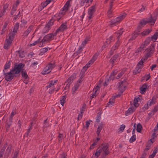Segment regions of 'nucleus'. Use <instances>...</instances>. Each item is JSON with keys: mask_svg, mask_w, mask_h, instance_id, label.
Segmentation results:
<instances>
[{"mask_svg": "<svg viewBox=\"0 0 158 158\" xmlns=\"http://www.w3.org/2000/svg\"><path fill=\"white\" fill-rule=\"evenodd\" d=\"M24 66L25 64L23 63L15 64L10 72L6 73L5 72H3L5 80L7 81H10L13 79L14 77H16L20 76V73Z\"/></svg>", "mask_w": 158, "mask_h": 158, "instance_id": "obj_1", "label": "nucleus"}, {"mask_svg": "<svg viewBox=\"0 0 158 158\" xmlns=\"http://www.w3.org/2000/svg\"><path fill=\"white\" fill-rule=\"evenodd\" d=\"M155 46V44L153 43L151 44L150 47L146 49V51L147 52V53L145 55V58L143 59V58H142L141 60L139 62L137 66L141 67L142 68H143V60H147L148 57L153 54Z\"/></svg>", "mask_w": 158, "mask_h": 158, "instance_id": "obj_2", "label": "nucleus"}, {"mask_svg": "<svg viewBox=\"0 0 158 158\" xmlns=\"http://www.w3.org/2000/svg\"><path fill=\"white\" fill-rule=\"evenodd\" d=\"M127 15V14L125 13L121 14L118 17L110 21V25L116 26L122 21L126 16Z\"/></svg>", "mask_w": 158, "mask_h": 158, "instance_id": "obj_3", "label": "nucleus"}, {"mask_svg": "<svg viewBox=\"0 0 158 158\" xmlns=\"http://www.w3.org/2000/svg\"><path fill=\"white\" fill-rule=\"evenodd\" d=\"M51 62H52L49 63L44 68V70L42 72V74L44 75L49 73L55 66V63L53 62V63H51Z\"/></svg>", "mask_w": 158, "mask_h": 158, "instance_id": "obj_4", "label": "nucleus"}, {"mask_svg": "<svg viewBox=\"0 0 158 158\" xmlns=\"http://www.w3.org/2000/svg\"><path fill=\"white\" fill-rule=\"evenodd\" d=\"M54 33H50L46 35L44 37L43 39L40 41V43H42L41 46L40 45V47H42L43 43L46 41H50L51 40L53 39V37L55 36H54ZM41 45V44H40Z\"/></svg>", "mask_w": 158, "mask_h": 158, "instance_id": "obj_5", "label": "nucleus"}, {"mask_svg": "<svg viewBox=\"0 0 158 158\" xmlns=\"http://www.w3.org/2000/svg\"><path fill=\"white\" fill-rule=\"evenodd\" d=\"M99 149L101 150V152H103V154H106V155H108L110 154V152L108 149L109 146L107 143H102Z\"/></svg>", "mask_w": 158, "mask_h": 158, "instance_id": "obj_6", "label": "nucleus"}, {"mask_svg": "<svg viewBox=\"0 0 158 158\" xmlns=\"http://www.w3.org/2000/svg\"><path fill=\"white\" fill-rule=\"evenodd\" d=\"M67 29V25L66 23H62L60 26L58 28L54 33V36H56L58 32H63L65 30Z\"/></svg>", "mask_w": 158, "mask_h": 158, "instance_id": "obj_7", "label": "nucleus"}, {"mask_svg": "<svg viewBox=\"0 0 158 158\" xmlns=\"http://www.w3.org/2000/svg\"><path fill=\"white\" fill-rule=\"evenodd\" d=\"M96 8V6L94 5L91 6L89 9L88 13L89 15L88 18L89 19L92 18V15L95 11Z\"/></svg>", "mask_w": 158, "mask_h": 158, "instance_id": "obj_8", "label": "nucleus"}, {"mask_svg": "<svg viewBox=\"0 0 158 158\" xmlns=\"http://www.w3.org/2000/svg\"><path fill=\"white\" fill-rule=\"evenodd\" d=\"M156 19V16H153L152 15H151L149 18H145V20H147L148 23H151L152 25H154Z\"/></svg>", "mask_w": 158, "mask_h": 158, "instance_id": "obj_9", "label": "nucleus"}, {"mask_svg": "<svg viewBox=\"0 0 158 158\" xmlns=\"http://www.w3.org/2000/svg\"><path fill=\"white\" fill-rule=\"evenodd\" d=\"M76 73H73L65 82L64 84L65 85L66 83L70 84L73 82V80L75 79L76 77Z\"/></svg>", "mask_w": 158, "mask_h": 158, "instance_id": "obj_10", "label": "nucleus"}, {"mask_svg": "<svg viewBox=\"0 0 158 158\" xmlns=\"http://www.w3.org/2000/svg\"><path fill=\"white\" fill-rule=\"evenodd\" d=\"M70 4V0H68L64 6L62 10V14H64L66 11L68 10L69 8Z\"/></svg>", "mask_w": 158, "mask_h": 158, "instance_id": "obj_11", "label": "nucleus"}, {"mask_svg": "<svg viewBox=\"0 0 158 158\" xmlns=\"http://www.w3.org/2000/svg\"><path fill=\"white\" fill-rule=\"evenodd\" d=\"M98 55V54L97 53H95L89 62L88 64H86L85 66H86V67L87 68L89 67L90 64H92L93 62L96 60Z\"/></svg>", "mask_w": 158, "mask_h": 158, "instance_id": "obj_12", "label": "nucleus"}, {"mask_svg": "<svg viewBox=\"0 0 158 158\" xmlns=\"http://www.w3.org/2000/svg\"><path fill=\"white\" fill-rule=\"evenodd\" d=\"M118 88L119 91H123L125 90L126 85H123L120 81L119 82L118 84Z\"/></svg>", "mask_w": 158, "mask_h": 158, "instance_id": "obj_13", "label": "nucleus"}, {"mask_svg": "<svg viewBox=\"0 0 158 158\" xmlns=\"http://www.w3.org/2000/svg\"><path fill=\"white\" fill-rule=\"evenodd\" d=\"M12 43L11 40L8 41V40L6 39L4 43V48L8 50Z\"/></svg>", "mask_w": 158, "mask_h": 158, "instance_id": "obj_14", "label": "nucleus"}, {"mask_svg": "<svg viewBox=\"0 0 158 158\" xmlns=\"http://www.w3.org/2000/svg\"><path fill=\"white\" fill-rule=\"evenodd\" d=\"M19 0H17L16 3L15 4L13 5V7H12V8L11 10V12H10V14L11 15H13V13L14 11H16L17 10V6L19 4Z\"/></svg>", "mask_w": 158, "mask_h": 158, "instance_id": "obj_15", "label": "nucleus"}, {"mask_svg": "<svg viewBox=\"0 0 158 158\" xmlns=\"http://www.w3.org/2000/svg\"><path fill=\"white\" fill-rule=\"evenodd\" d=\"M148 88L147 85L146 84H144L140 88V93L143 94L146 91V89Z\"/></svg>", "mask_w": 158, "mask_h": 158, "instance_id": "obj_16", "label": "nucleus"}, {"mask_svg": "<svg viewBox=\"0 0 158 158\" xmlns=\"http://www.w3.org/2000/svg\"><path fill=\"white\" fill-rule=\"evenodd\" d=\"M8 7V5L7 4H5L3 6V10L0 13V18H1L2 16L6 12V10Z\"/></svg>", "mask_w": 158, "mask_h": 158, "instance_id": "obj_17", "label": "nucleus"}, {"mask_svg": "<svg viewBox=\"0 0 158 158\" xmlns=\"http://www.w3.org/2000/svg\"><path fill=\"white\" fill-rule=\"evenodd\" d=\"M118 54H115L110 59V62L113 64L112 66L114 65V63L115 61L117 58L118 57Z\"/></svg>", "mask_w": 158, "mask_h": 158, "instance_id": "obj_18", "label": "nucleus"}, {"mask_svg": "<svg viewBox=\"0 0 158 158\" xmlns=\"http://www.w3.org/2000/svg\"><path fill=\"white\" fill-rule=\"evenodd\" d=\"M22 76L23 78L25 79H27V78H29V77L26 72V71L24 69H22L21 71Z\"/></svg>", "mask_w": 158, "mask_h": 158, "instance_id": "obj_19", "label": "nucleus"}, {"mask_svg": "<svg viewBox=\"0 0 158 158\" xmlns=\"http://www.w3.org/2000/svg\"><path fill=\"white\" fill-rule=\"evenodd\" d=\"M100 147H99L97 150L96 152H95L94 155H93L92 156V158L95 157L96 156L97 157H98L100 155V153L101 152V149H100Z\"/></svg>", "mask_w": 158, "mask_h": 158, "instance_id": "obj_20", "label": "nucleus"}, {"mask_svg": "<svg viewBox=\"0 0 158 158\" xmlns=\"http://www.w3.org/2000/svg\"><path fill=\"white\" fill-rule=\"evenodd\" d=\"M33 28V26L32 25H31L30 27L28 28L27 30H26L24 33V35L25 36H27L29 33L31 32V30Z\"/></svg>", "mask_w": 158, "mask_h": 158, "instance_id": "obj_21", "label": "nucleus"}, {"mask_svg": "<svg viewBox=\"0 0 158 158\" xmlns=\"http://www.w3.org/2000/svg\"><path fill=\"white\" fill-rule=\"evenodd\" d=\"M80 85V84L77 83L72 88V91L73 94H74L76 92V91L78 89Z\"/></svg>", "mask_w": 158, "mask_h": 158, "instance_id": "obj_22", "label": "nucleus"}, {"mask_svg": "<svg viewBox=\"0 0 158 158\" xmlns=\"http://www.w3.org/2000/svg\"><path fill=\"white\" fill-rule=\"evenodd\" d=\"M7 145V143H6L3 146L2 148L1 149L0 151V156H3V154H4L5 150Z\"/></svg>", "mask_w": 158, "mask_h": 158, "instance_id": "obj_23", "label": "nucleus"}, {"mask_svg": "<svg viewBox=\"0 0 158 158\" xmlns=\"http://www.w3.org/2000/svg\"><path fill=\"white\" fill-rule=\"evenodd\" d=\"M142 69L141 67L137 66L136 68L134 70L133 73L134 74H136L137 73H140Z\"/></svg>", "mask_w": 158, "mask_h": 158, "instance_id": "obj_24", "label": "nucleus"}, {"mask_svg": "<svg viewBox=\"0 0 158 158\" xmlns=\"http://www.w3.org/2000/svg\"><path fill=\"white\" fill-rule=\"evenodd\" d=\"M134 111V110L132 108V107L129 108L128 110L126 111L125 112V115L126 116H127L130 114L132 113Z\"/></svg>", "mask_w": 158, "mask_h": 158, "instance_id": "obj_25", "label": "nucleus"}, {"mask_svg": "<svg viewBox=\"0 0 158 158\" xmlns=\"http://www.w3.org/2000/svg\"><path fill=\"white\" fill-rule=\"evenodd\" d=\"M10 61H9L8 62L6 63L5 64L4 69L3 70V72H5L6 70L10 68Z\"/></svg>", "mask_w": 158, "mask_h": 158, "instance_id": "obj_26", "label": "nucleus"}, {"mask_svg": "<svg viewBox=\"0 0 158 158\" xmlns=\"http://www.w3.org/2000/svg\"><path fill=\"white\" fill-rule=\"evenodd\" d=\"M15 35V34L13 32L9 33L8 34L9 38L8 39H6L8 40V41L11 40V42H12Z\"/></svg>", "mask_w": 158, "mask_h": 158, "instance_id": "obj_27", "label": "nucleus"}, {"mask_svg": "<svg viewBox=\"0 0 158 158\" xmlns=\"http://www.w3.org/2000/svg\"><path fill=\"white\" fill-rule=\"evenodd\" d=\"M19 23H17L14 26V28L13 29V33H15V34L17 32V30H18L19 26Z\"/></svg>", "mask_w": 158, "mask_h": 158, "instance_id": "obj_28", "label": "nucleus"}, {"mask_svg": "<svg viewBox=\"0 0 158 158\" xmlns=\"http://www.w3.org/2000/svg\"><path fill=\"white\" fill-rule=\"evenodd\" d=\"M158 37V32H155L154 35L150 38L151 40L153 41L154 42H155L156 40L157 37Z\"/></svg>", "mask_w": 158, "mask_h": 158, "instance_id": "obj_29", "label": "nucleus"}, {"mask_svg": "<svg viewBox=\"0 0 158 158\" xmlns=\"http://www.w3.org/2000/svg\"><path fill=\"white\" fill-rule=\"evenodd\" d=\"M139 34V33H137L136 32H135V31H134V33L132 34V37L130 38V40H133L135 39Z\"/></svg>", "mask_w": 158, "mask_h": 158, "instance_id": "obj_30", "label": "nucleus"}, {"mask_svg": "<svg viewBox=\"0 0 158 158\" xmlns=\"http://www.w3.org/2000/svg\"><path fill=\"white\" fill-rule=\"evenodd\" d=\"M138 99H140L139 97L137 98H135L134 101V105L136 107H138L139 105V104L138 103Z\"/></svg>", "mask_w": 158, "mask_h": 158, "instance_id": "obj_31", "label": "nucleus"}, {"mask_svg": "<svg viewBox=\"0 0 158 158\" xmlns=\"http://www.w3.org/2000/svg\"><path fill=\"white\" fill-rule=\"evenodd\" d=\"M151 31V30L149 29H148L144 31H143L142 32L140 33V34H142L143 36H145L148 34Z\"/></svg>", "mask_w": 158, "mask_h": 158, "instance_id": "obj_32", "label": "nucleus"}, {"mask_svg": "<svg viewBox=\"0 0 158 158\" xmlns=\"http://www.w3.org/2000/svg\"><path fill=\"white\" fill-rule=\"evenodd\" d=\"M142 127V125L140 123H138L137 125L136 131L138 132H141Z\"/></svg>", "mask_w": 158, "mask_h": 158, "instance_id": "obj_33", "label": "nucleus"}, {"mask_svg": "<svg viewBox=\"0 0 158 158\" xmlns=\"http://www.w3.org/2000/svg\"><path fill=\"white\" fill-rule=\"evenodd\" d=\"M102 125H100L98 126L97 131V133L98 136L99 135L102 129Z\"/></svg>", "mask_w": 158, "mask_h": 158, "instance_id": "obj_34", "label": "nucleus"}, {"mask_svg": "<svg viewBox=\"0 0 158 158\" xmlns=\"http://www.w3.org/2000/svg\"><path fill=\"white\" fill-rule=\"evenodd\" d=\"M123 32V29H120V30H118L117 32H116L115 33V34H119V35L118 36L117 38L118 39V40H119V36H120L121 35Z\"/></svg>", "mask_w": 158, "mask_h": 158, "instance_id": "obj_35", "label": "nucleus"}, {"mask_svg": "<svg viewBox=\"0 0 158 158\" xmlns=\"http://www.w3.org/2000/svg\"><path fill=\"white\" fill-rule=\"evenodd\" d=\"M11 147L12 146L11 145H9L7 149L6 150V154L7 153L8 155L10 153Z\"/></svg>", "mask_w": 158, "mask_h": 158, "instance_id": "obj_36", "label": "nucleus"}, {"mask_svg": "<svg viewBox=\"0 0 158 158\" xmlns=\"http://www.w3.org/2000/svg\"><path fill=\"white\" fill-rule=\"evenodd\" d=\"M66 98L65 95H64L62 97V99L60 100V103L62 106H64V103L65 102Z\"/></svg>", "mask_w": 158, "mask_h": 158, "instance_id": "obj_37", "label": "nucleus"}, {"mask_svg": "<svg viewBox=\"0 0 158 158\" xmlns=\"http://www.w3.org/2000/svg\"><path fill=\"white\" fill-rule=\"evenodd\" d=\"M143 27L142 26H141V24H139L137 26V28L135 30V32H137V33H138L141 31V30L142 28Z\"/></svg>", "mask_w": 158, "mask_h": 158, "instance_id": "obj_38", "label": "nucleus"}, {"mask_svg": "<svg viewBox=\"0 0 158 158\" xmlns=\"http://www.w3.org/2000/svg\"><path fill=\"white\" fill-rule=\"evenodd\" d=\"M11 122L12 121H9V122H7L6 123V127L7 131L9 130L10 127L12 125Z\"/></svg>", "mask_w": 158, "mask_h": 158, "instance_id": "obj_39", "label": "nucleus"}, {"mask_svg": "<svg viewBox=\"0 0 158 158\" xmlns=\"http://www.w3.org/2000/svg\"><path fill=\"white\" fill-rule=\"evenodd\" d=\"M136 139V135H133V136L129 140V142L130 143H132L133 142L135 141Z\"/></svg>", "mask_w": 158, "mask_h": 158, "instance_id": "obj_40", "label": "nucleus"}, {"mask_svg": "<svg viewBox=\"0 0 158 158\" xmlns=\"http://www.w3.org/2000/svg\"><path fill=\"white\" fill-rule=\"evenodd\" d=\"M27 23V22L24 19H22L21 21V23L20 25V27H23L25 26V25Z\"/></svg>", "mask_w": 158, "mask_h": 158, "instance_id": "obj_41", "label": "nucleus"}, {"mask_svg": "<svg viewBox=\"0 0 158 158\" xmlns=\"http://www.w3.org/2000/svg\"><path fill=\"white\" fill-rule=\"evenodd\" d=\"M50 28L48 26L46 25L45 27L44 28L43 30V33H45L47 32L50 29Z\"/></svg>", "mask_w": 158, "mask_h": 158, "instance_id": "obj_42", "label": "nucleus"}, {"mask_svg": "<svg viewBox=\"0 0 158 158\" xmlns=\"http://www.w3.org/2000/svg\"><path fill=\"white\" fill-rule=\"evenodd\" d=\"M19 54V56L21 58L24 57L25 56L24 52L23 51H17Z\"/></svg>", "mask_w": 158, "mask_h": 158, "instance_id": "obj_43", "label": "nucleus"}, {"mask_svg": "<svg viewBox=\"0 0 158 158\" xmlns=\"http://www.w3.org/2000/svg\"><path fill=\"white\" fill-rule=\"evenodd\" d=\"M54 22V20L53 19H51L50 20V21L46 24V25L50 28V27L53 24Z\"/></svg>", "mask_w": 158, "mask_h": 158, "instance_id": "obj_44", "label": "nucleus"}, {"mask_svg": "<svg viewBox=\"0 0 158 158\" xmlns=\"http://www.w3.org/2000/svg\"><path fill=\"white\" fill-rule=\"evenodd\" d=\"M89 40V38L88 37H87L86 38L85 40L83 41L82 43V45H83V46L85 45L86 44H87V42Z\"/></svg>", "mask_w": 158, "mask_h": 158, "instance_id": "obj_45", "label": "nucleus"}, {"mask_svg": "<svg viewBox=\"0 0 158 158\" xmlns=\"http://www.w3.org/2000/svg\"><path fill=\"white\" fill-rule=\"evenodd\" d=\"M148 23L146 20H145V18L141 20L139 24H141V26L142 25H145L146 23Z\"/></svg>", "mask_w": 158, "mask_h": 158, "instance_id": "obj_46", "label": "nucleus"}, {"mask_svg": "<svg viewBox=\"0 0 158 158\" xmlns=\"http://www.w3.org/2000/svg\"><path fill=\"white\" fill-rule=\"evenodd\" d=\"M32 124H33V123L32 122L31 123H30L31 126L29 128V129H27V133H26L27 136L29 134V133L30 132L31 130L32 129Z\"/></svg>", "mask_w": 158, "mask_h": 158, "instance_id": "obj_47", "label": "nucleus"}, {"mask_svg": "<svg viewBox=\"0 0 158 158\" xmlns=\"http://www.w3.org/2000/svg\"><path fill=\"white\" fill-rule=\"evenodd\" d=\"M86 106V104L85 103H84L80 110L81 113V114H82L84 113L85 111V109Z\"/></svg>", "mask_w": 158, "mask_h": 158, "instance_id": "obj_48", "label": "nucleus"}, {"mask_svg": "<svg viewBox=\"0 0 158 158\" xmlns=\"http://www.w3.org/2000/svg\"><path fill=\"white\" fill-rule=\"evenodd\" d=\"M40 52L42 54H44L45 53L47 52L48 50V48H43L40 49Z\"/></svg>", "mask_w": 158, "mask_h": 158, "instance_id": "obj_49", "label": "nucleus"}, {"mask_svg": "<svg viewBox=\"0 0 158 158\" xmlns=\"http://www.w3.org/2000/svg\"><path fill=\"white\" fill-rule=\"evenodd\" d=\"M154 98L153 97L152 99L149 101L148 102V105L151 106L152 104H154L155 102L154 101Z\"/></svg>", "mask_w": 158, "mask_h": 158, "instance_id": "obj_50", "label": "nucleus"}, {"mask_svg": "<svg viewBox=\"0 0 158 158\" xmlns=\"http://www.w3.org/2000/svg\"><path fill=\"white\" fill-rule=\"evenodd\" d=\"M156 137V133H154L151 136V138L150 139V141L152 143H153L154 142V141H152V139H154L155 137Z\"/></svg>", "mask_w": 158, "mask_h": 158, "instance_id": "obj_51", "label": "nucleus"}, {"mask_svg": "<svg viewBox=\"0 0 158 158\" xmlns=\"http://www.w3.org/2000/svg\"><path fill=\"white\" fill-rule=\"evenodd\" d=\"M150 41V37H148L144 42V43L146 44V45H147L149 43Z\"/></svg>", "mask_w": 158, "mask_h": 158, "instance_id": "obj_52", "label": "nucleus"}, {"mask_svg": "<svg viewBox=\"0 0 158 158\" xmlns=\"http://www.w3.org/2000/svg\"><path fill=\"white\" fill-rule=\"evenodd\" d=\"M117 71L115 70L114 71H113L112 73H111L110 75L111 77H112L114 78V76L117 74Z\"/></svg>", "mask_w": 158, "mask_h": 158, "instance_id": "obj_53", "label": "nucleus"}, {"mask_svg": "<svg viewBox=\"0 0 158 158\" xmlns=\"http://www.w3.org/2000/svg\"><path fill=\"white\" fill-rule=\"evenodd\" d=\"M40 38H39L37 41H35L33 43L31 44L30 45L31 46L35 45L36 44L39 43L40 41Z\"/></svg>", "mask_w": 158, "mask_h": 158, "instance_id": "obj_54", "label": "nucleus"}, {"mask_svg": "<svg viewBox=\"0 0 158 158\" xmlns=\"http://www.w3.org/2000/svg\"><path fill=\"white\" fill-rule=\"evenodd\" d=\"M148 103H147L146 104L144 105V107L142 108V110L144 111H145L148 109Z\"/></svg>", "mask_w": 158, "mask_h": 158, "instance_id": "obj_55", "label": "nucleus"}, {"mask_svg": "<svg viewBox=\"0 0 158 158\" xmlns=\"http://www.w3.org/2000/svg\"><path fill=\"white\" fill-rule=\"evenodd\" d=\"M145 77H146V81H148L150 78V74H148L146 76H145L144 77H143V79L142 80H143L145 79Z\"/></svg>", "mask_w": 158, "mask_h": 158, "instance_id": "obj_56", "label": "nucleus"}, {"mask_svg": "<svg viewBox=\"0 0 158 158\" xmlns=\"http://www.w3.org/2000/svg\"><path fill=\"white\" fill-rule=\"evenodd\" d=\"M118 40H118V41L115 43L114 45V47H113L114 48H116V49L119 46V41Z\"/></svg>", "mask_w": 158, "mask_h": 158, "instance_id": "obj_57", "label": "nucleus"}, {"mask_svg": "<svg viewBox=\"0 0 158 158\" xmlns=\"http://www.w3.org/2000/svg\"><path fill=\"white\" fill-rule=\"evenodd\" d=\"M158 110V105L155 106L153 109L152 110V112H153L154 113L156 112Z\"/></svg>", "mask_w": 158, "mask_h": 158, "instance_id": "obj_58", "label": "nucleus"}, {"mask_svg": "<svg viewBox=\"0 0 158 158\" xmlns=\"http://www.w3.org/2000/svg\"><path fill=\"white\" fill-rule=\"evenodd\" d=\"M100 88V87L97 85L95 88H94L93 90V92L95 91V93H96L97 91Z\"/></svg>", "mask_w": 158, "mask_h": 158, "instance_id": "obj_59", "label": "nucleus"}, {"mask_svg": "<svg viewBox=\"0 0 158 158\" xmlns=\"http://www.w3.org/2000/svg\"><path fill=\"white\" fill-rule=\"evenodd\" d=\"M146 44L144 43L143 44L141 45L139 48H141V49L142 51H143L144 49V48H146Z\"/></svg>", "mask_w": 158, "mask_h": 158, "instance_id": "obj_60", "label": "nucleus"}, {"mask_svg": "<svg viewBox=\"0 0 158 158\" xmlns=\"http://www.w3.org/2000/svg\"><path fill=\"white\" fill-rule=\"evenodd\" d=\"M101 118V115L99 114V115H97L96 118V121L97 122L99 123L100 122V119Z\"/></svg>", "mask_w": 158, "mask_h": 158, "instance_id": "obj_61", "label": "nucleus"}, {"mask_svg": "<svg viewBox=\"0 0 158 158\" xmlns=\"http://www.w3.org/2000/svg\"><path fill=\"white\" fill-rule=\"evenodd\" d=\"M116 49V48H114L112 47L111 48V49L110 51V55H112L113 54V52Z\"/></svg>", "mask_w": 158, "mask_h": 158, "instance_id": "obj_62", "label": "nucleus"}, {"mask_svg": "<svg viewBox=\"0 0 158 158\" xmlns=\"http://www.w3.org/2000/svg\"><path fill=\"white\" fill-rule=\"evenodd\" d=\"M18 153L19 152H15L13 158H17V157L18 156Z\"/></svg>", "mask_w": 158, "mask_h": 158, "instance_id": "obj_63", "label": "nucleus"}, {"mask_svg": "<svg viewBox=\"0 0 158 158\" xmlns=\"http://www.w3.org/2000/svg\"><path fill=\"white\" fill-rule=\"evenodd\" d=\"M123 92V91H119L118 94L116 95L115 96L116 98L119 97L121 96V95Z\"/></svg>", "mask_w": 158, "mask_h": 158, "instance_id": "obj_64", "label": "nucleus"}]
</instances>
